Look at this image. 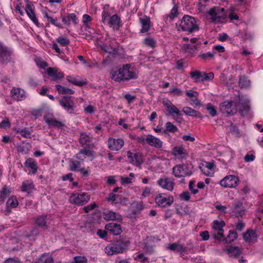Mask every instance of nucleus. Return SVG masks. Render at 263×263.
<instances>
[{"label": "nucleus", "instance_id": "obj_42", "mask_svg": "<svg viewBox=\"0 0 263 263\" xmlns=\"http://www.w3.org/2000/svg\"><path fill=\"white\" fill-rule=\"evenodd\" d=\"M34 187V185L32 182L27 183L24 182L22 185V190L23 192L31 191Z\"/></svg>", "mask_w": 263, "mask_h": 263}, {"label": "nucleus", "instance_id": "obj_30", "mask_svg": "<svg viewBox=\"0 0 263 263\" xmlns=\"http://www.w3.org/2000/svg\"><path fill=\"white\" fill-rule=\"evenodd\" d=\"M109 24L114 29H119L120 24V18L117 14L113 15L109 20Z\"/></svg>", "mask_w": 263, "mask_h": 263}, {"label": "nucleus", "instance_id": "obj_20", "mask_svg": "<svg viewBox=\"0 0 263 263\" xmlns=\"http://www.w3.org/2000/svg\"><path fill=\"white\" fill-rule=\"evenodd\" d=\"M229 207L231 208V211L232 212L241 214V212H244L245 211V208L242 206V203L239 201H235L231 205H229Z\"/></svg>", "mask_w": 263, "mask_h": 263}, {"label": "nucleus", "instance_id": "obj_19", "mask_svg": "<svg viewBox=\"0 0 263 263\" xmlns=\"http://www.w3.org/2000/svg\"><path fill=\"white\" fill-rule=\"evenodd\" d=\"M108 201H112L115 204L122 203L127 201V198L125 197H122L120 195L114 194L111 193L108 195L107 198Z\"/></svg>", "mask_w": 263, "mask_h": 263}, {"label": "nucleus", "instance_id": "obj_39", "mask_svg": "<svg viewBox=\"0 0 263 263\" xmlns=\"http://www.w3.org/2000/svg\"><path fill=\"white\" fill-rule=\"evenodd\" d=\"M237 238V234L236 232L234 231H230L229 234L228 236L223 239V241L226 243H229L234 241Z\"/></svg>", "mask_w": 263, "mask_h": 263}, {"label": "nucleus", "instance_id": "obj_13", "mask_svg": "<svg viewBox=\"0 0 263 263\" xmlns=\"http://www.w3.org/2000/svg\"><path fill=\"white\" fill-rule=\"evenodd\" d=\"M10 50L0 42V60L3 63H8L10 61Z\"/></svg>", "mask_w": 263, "mask_h": 263}, {"label": "nucleus", "instance_id": "obj_57", "mask_svg": "<svg viewBox=\"0 0 263 263\" xmlns=\"http://www.w3.org/2000/svg\"><path fill=\"white\" fill-rule=\"evenodd\" d=\"M247 86V82L246 80V77L245 76H241L240 78L239 82V86L241 88H245Z\"/></svg>", "mask_w": 263, "mask_h": 263}, {"label": "nucleus", "instance_id": "obj_24", "mask_svg": "<svg viewBox=\"0 0 263 263\" xmlns=\"http://www.w3.org/2000/svg\"><path fill=\"white\" fill-rule=\"evenodd\" d=\"M224 251H226L231 257H236L240 254V251L238 247L229 246Z\"/></svg>", "mask_w": 263, "mask_h": 263}, {"label": "nucleus", "instance_id": "obj_31", "mask_svg": "<svg viewBox=\"0 0 263 263\" xmlns=\"http://www.w3.org/2000/svg\"><path fill=\"white\" fill-rule=\"evenodd\" d=\"M79 142L82 145L90 146L91 143V138L85 133H82L80 135Z\"/></svg>", "mask_w": 263, "mask_h": 263}, {"label": "nucleus", "instance_id": "obj_3", "mask_svg": "<svg viewBox=\"0 0 263 263\" xmlns=\"http://www.w3.org/2000/svg\"><path fill=\"white\" fill-rule=\"evenodd\" d=\"M211 22L215 24L223 23L227 21V14L223 8L214 7L208 12Z\"/></svg>", "mask_w": 263, "mask_h": 263}, {"label": "nucleus", "instance_id": "obj_27", "mask_svg": "<svg viewBox=\"0 0 263 263\" xmlns=\"http://www.w3.org/2000/svg\"><path fill=\"white\" fill-rule=\"evenodd\" d=\"M11 93L12 97H14L17 101L22 100L25 98L24 92L18 88H13Z\"/></svg>", "mask_w": 263, "mask_h": 263}, {"label": "nucleus", "instance_id": "obj_29", "mask_svg": "<svg viewBox=\"0 0 263 263\" xmlns=\"http://www.w3.org/2000/svg\"><path fill=\"white\" fill-rule=\"evenodd\" d=\"M182 111L187 116L202 118L201 114L199 112L189 107H184L182 109Z\"/></svg>", "mask_w": 263, "mask_h": 263}, {"label": "nucleus", "instance_id": "obj_11", "mask_svg": "<svg viewBox=\"0 0 263 263\" xmlns=\"http://www.w3.org/2000/svg\"><path fill=\"white\" fill-rule=\"evenodd\" d=\"M238 181V178L235 176L229 175L222 179L220 184L224 187H234L237 185Z\"/></svg>", "mask_w": 263, "mask_h": 263}, {"label": "nucleus", "instance_id": "obj_34", "mask_svg": "<svg viewBox=\"0 0 263 263\" xmlns=\"http://www.w3.org/2000/svg\"><path fill=\"white\" fill-rule=\"evenodd\" d=\"M195 94H197V93L195 91H192V90L186 92V95L191 99L193 104L197 106H201L200 101L198 99Z\"/></svg>", "mask_w": 263, "mask_h": 263}, {"label": "nucleus", "instance_id": "obj_32", "mask_svg": "<svg viewBox=\"0 0 263 263\" xmlns=\"http://www.w3.org/2000/svg\"><path fill=\"white\" fill-rule=\"evenodd\" d=\"M25 164L26 167L31 168V173L32 174H35L36 172L38 167L37 166L36 163L33 159H27L25 163Z\"/></svg>", "mask_w": 263, "mask_h": 263}, {"label": "nucleus", "instance_id": "obj_15", "mask_svg": "<svg viewBox=\"0 0 263 263\" xmlns=\"http://www.w3.org/2000/svg\"><path fill=\"white\" fill-rule=\"evenodd\" d=\"M108 147L111 151H119L124 145V141L121 139L116 140L109 138L108 140Z\"/></svg>", "mask_w": 263, "mask_h": 263}, {"label": "nucleus", "instance_id": "obj_47", "mask_svg": "<svg viewBox=\"0 0 263 263\" xmlns=\"http://www.w3.org/2000/svg\"><path fill=\"white\" fill-rule=\"evenodd\" d=\"M57 42L58 43H59L61 45L65 46L68 45L70 42L69 40L67 39V37H64L62 36H60L57 39Z\"/></svg>", "mask_w": 263, "mask_h": 263}, {"label": "nucleus", "instance_id": "obj_38", "mask_svg": "<svg viewBox=\"0 0 263 263\" xmlns=\"http://www.w3.org/2000/svg\"><path fill=\"white\" fill-rule=\"evenodd\" d=\"M11 191L8 189L6 185H4L1 191L0 202L4 203L6 198L10 195Z\"/></svg>", "mask_w": 263, "mask_h": 263}, {"label": "nucleus", "instance_id": "obj_18", "mask_svg": "<svg viewBox=\"0 0 263 263\" xmlns=\"http://www.w3.org/2000/svg\"><path fill=\"white\" fill-rule=\"evenodd\" d=\"M146 142L151 146H155L157 148H161L162 146V142L158 138L154 137L153 136L148 135L146 138Z\"/></svg>", "mask_w": 263, "mask_h": 263}, {"label": "nucleus", "instance_id": "obj_51", "mask_svg": "<svg viewBox=\"0 0 263 263\" xmlns=\"http://www.w3.org/2000/svg\"><path fill=\"white\" fill-rule=\"evenodd\" d=\"M17 133H19L22 136L25 138H30V136L31 135V133L29 130L26 128L21 130H17Z\"/></svg>", "mask_w": 263, "mask_h": 263}, {"label": "nucleus", "instance_id": "obj_61", "mask_svg": "<svg viewBox=\"0 0 263 263\" xmlns=\"http://www.w3.org/2000/svg\"><path fill=\"white\" fill-rule=\"evenodd\" d=\"M10 122L8 119L3 120L0 123V127L5 128L10 126Z\"/></svg>", "mask_w": 263, "mask_h": 263}, {"label": "nucleus", "instance_id": "obj_60", "mask_svg": "<svg viewBox=\"0 0 263 263\" xmlns=\"http://www.w3.org/2000/svg\"><path fill=\"white\" fill-rule=\"evenodd\" d=\"M35 61L36 64L40 66L42 68H45L48 66L47 63L45 61H42L40 59H36Z\"/></svg>", "mask_w": 263, "mask_h": 263}, {"label": "nucleus", "instance_id": "obj_28", "mask_svg": "<svg viewBox=\"0 0 263 263\" xmlns=\"http://www.w3.org/2000/svg\"><path fill=\"white\" fill-rule=\"evenodd\" d=\"M257 235L255 231L248 230V244L252 245L257 242Z\"/></svg>", "mask_w": 263, "mask_h": 263}, {"label": "nucleus", "instance_id": "obj_46", "mask_svg": "<svg viewBox=\"0 0 263 263\" xmlns=\"http://www.w3.org/2000/svg\"><path fill=\"white\" fill-rule=\"evenodd\" d=\"M206 109L209 111L210 115L212 117H214L217 114V111L215 107L211 103H209L206 105Z\"/></svg>", "mask_w": 263, "mask_h": 263}, {"label": "nucleus", "instance_id": "obj_4", "mask_svg": "<svg viewBox=\"0 0 263 263\" xmlns=\"http://www.w3.org/2000/svg\"><path fill=\"white\" fill-rule=\"evenodd\" d=\"M179 28L183 31L192 33L199 30V27L196 24L195 18L189 16L184 15L181 21Z\"/></svg>", "mask_w": 263, "mask_h": 263}, {"label": "nucleus", "instance_id": "obj_58", "mask_svg": "<svg viewBox=\"0 0 263 263\" xmlns=\"http://www.w3.org/2000/svg\"><path fill=\"white\" fill-rule=\"evenodd\" d=\"M230 132L233 134L235 135L236 136H239L240 135L239 129L237 128V127L233 125L231 126Z\"/></svg>", "mask_w": 263, "mask_h": 263}, {"label": "nucleus", "instance_id": "obj_9", "mask_svg": "<svg viewBox=\"0 0 263 263\" xmlns=\"http://www.w3.org/2000/svg\"><path fill=\"white\" fill-rule=\"evenodd\" d=\"M59 103L69 113L73 111L75 104L71 97L64 96L59 100Z\"/></svg>", "mask_w": 263, "mask_h": 263}, {"label": "nucleus", "instance_id": "obj_44", "mask_svg": "<svg viewBox=\"0 0 263 263\" xmlns=\"http://www.w3.org/2000/svg\"><path fill=\"white\" fill-rule=\"evenodd\" d=\"M173 153V155L175 156H180L186 154L184 148L178 146L174 147Z\"/></svg>", "mask_w": 263, "mask_h": 263}, {"label": "nucleus", "instance_id": "obj_16", "mask_svg": "<svg viewBox=\"0 0 263 263\" xmlns=\"http://www.w3.org/2000/svg\"><path fill=\"white\" fill-rule=\"evenodd\" d=\"M158 184L162 187L168 191H172L174 188V183L169 178H164L158 181Z\"/></svg>", "mask_w": 263, "mask_h": 263}, {"label": "nucleus", "instance_id": "obj_64", "mask_svg": "<svg viewBox=\"0 0 263 263\" xmlns=\"http://www.w3.org/2000/svg\"><path fill=\"white\" fill-rule=\"evenodd\" d=\"M200 236L204 240H206L209 238V232L206 231L201 232L200 234Z\"/></svg>", "mask_w": 263, "mask_h": 263}, {"label": "nucleus", "instance_id": "obj_53", "mask_svg": "<svg viewBox=\"0 0 263 263\" xmlns=\"http://www.w3.org/2000/svg\"><path fill=\"white\" fill-rule=\"evenodd\" d=\"M97 206V204L93 202V203L88 205L87 206H84L83 209L85 213H88L90 211L93 210Z\"/></svg>", "mask_w": 263, "mask_h": 263}, {"label": "nucleus", "instance_id": "obj_8", "mask_svg": "<svg viewBox=\"0 0 263 263\" xmlns=\"http://www.w3.org/2000/svg\"><path fill=\"white\" fill-rule=\"evenodd\" d=\"M190 74L196 82H203L204 80H211L214 78V73L209 72L206 73L204 72H200L198 70L191 71Z\"/></svg>", "mask_w": 263, "mask_h": 263}, {"label": "nucleus", "instance_id": "obj_40", "mask_svg": "<svg viewBox=\"0 0 263 263\" xmlns=\"http://www.w3.org/2000/svg\"><path fill=\"white\" fill-rule=\"evenodd\" d=\"M178 130V128L175 125H173L170 122H167L165 124V129L164 132L165 133H166L167 132L174 133L177 132Z\"/></svg>", "mask_w": 263, "mask_h": 263}, {"label": "nucleus", "instance_id": "obj_52", "mask_svg": "<svg viewBox=\"0 0 263 263\" xmlns=\"http://www.w3.org/2000/svg\"><path fill=\"white\" fill-rule=\"evenodd\" d=\"M171 15L167 16V17H169L170 20L172 21L175 17H176L178 14V9L176 6H175L171 10Z\"/></svg>", "mask_w": 263, "mask_h": 263}, {"label": "nucleus", "instance_id": "obj_62", "mask_svg": "<svg viewBox=\"0 0 263 263\" xmlns=\"http://www.w3.org/2000/svg\"><path fill=\"white\" fill-rule=\"evenodd\" d=\"M97 234L101 238H104L106 235L107 232L105 230H102L99 229L97 231Z\"/></svg>", "mask_w": 263, "mask_h": 263}, {"label": "nucleus", "instance_id": "obj_14", "mask_svg": "<svg viewBox=\"0 0 263 263\" xmlns=\"http://www.w3.org/2000/svg\"><path fill=\"white\" fill-rule=\"evenodd\" d=\"M105 228L109 233L115 235H119L122 232L120 224L115 222H110L107 224Z\"/></svg>", "mask_w": 263, "mask_h": 263}, {"label": "nucleus", "instance_id": "obj_48", "mask_svg": "<svg viewBox=\"0 0 263 263\" xmlns=\"http://www.w3.org/2000/svg\"><path fill=\"white\" fill-rule=\"evenodd\" d=\"M80 166V163L79 161H70L69 162V166L70 170L75 171Z\"/></svg>", "mask_w": 263, "mask_h": 263}, {"label": "nucleus", "instance_id": "obj_55", "mask_svg": "<svg viewBox=\"0 0 263 263\" xmlns=\"http://www.w3.org/2000/svg\"><path fill=\"white\" fill-rule=\"evenodd\" d=\"M171 94L176 96H180L181 95L182 91L176 87H172L169 92Z\"/></svg>", "mask_w": 263, "mask_h": 263}, {"label": "nucleus", "instance_id": "obj_37", "mask_svg": "<svg viewBox=\"0 0 263 263\" xmlns=\"http://www.w3.org/2000/svg\"><path fill=\"white\" fill-rule=\"evenodd\" d=\"M52 258L49 254H44L36 259L35 263H51Z\"/></svg>", "mask_w": 263, "mask_h": 263}, {"label": "nucleus", "instance_id": "obj_26", "mask_svg": "<svg viewBox=\"0 0 263 263\" xmlns=\"http://www.w3.org/2000/svg\"><path fill=\"white\" fill-rule=\"evenodd\" d=\"M103 217L106 220H114L116 219H120L121 216L112 211H106L103 213Z\"/></svg>", "mask_w": 263, "mask_h": 263}, {"label": "nucleus", "instance_id": "obj_6", "mask_svg": "<svg viewBox=\"0 0 263 263\" xmlns=\"http://www.w3.org/2000/svg\"><path fill=\"white\" fill-rule=\"evenodd\" d=\"M90 196L88 193L73 194L71 195L69 200L71 203L77 205H83L88 202Z\"/></svg>", "mask_w": 263, "mask_h": 263}, {"label": "nucleus", "instance_id": "obj_22", "mask_svg": "<svg viewBox=\"0 0 263 263\" xmlns=\"http://www.w3.org/2000/svg\"><path fill=\"white\" fill-rule=\"evenodd\" d=\"M25 11L29 17L32 21V22L37 26H39L40 23L38 22L37 18L36 17L35 13L32 8L31 6L28 4L26 5Z\"/></svg>", "mask_w": 263, "mask_h": 263}, {"label": "nucleus", "instance_id": "obj_49", "mask_svg": "<svg viewBox=\"0 0 263 263\" xmlns=\"http://www.w3.org/2000/svg\"><path fill=\"white\" fill-rule=\"evenodd\" d=\"M57 69H55L54 68H52L51 67H49L47 68V73L48 76L52 77L53 79V80L54 81V78L56 77V75L57 74Z\"/></svg>", "mask_w": 263, "mask_h": 263}, {"label": "nucleus", "instance_id": "obj_33", "mask_svg": "<svg viewBox=\"0 0 263 263\" xmlns=\"http://www.w3.org/2000/svg\"><path fill=\"white\" fill-rule=\"evenodd\" d=\"M44 119L49 126H52L57 127H60L63 126L62 122L58 121L55 119L50 118L47 116H45Z\"/></svg>", "mask_w": 263, "mask_h": 263}, {"label": "nucleus", "instance_id": "obj_2", "mask_svg": "<svg viewBox=\"0 0 263 263\" xmlns=\"http://www.w3.org/2000/svg\"><path fill=\"white\" fill-rule=\"evenodd\" d=\"M129 240L127 238L123 236H120L117 238L116 240L105 248V252L108 255H112L115 254L122 253L124 250L126 249Z\"/></svg>", "mask_w": 263, "mask_h": 263}, {"label": "nucleus", "instance_id": "obj_12", "mask_svg": "<svg viewBox=\"0 0 263 263\" xmlns=\"http://www.w3.org/2000/svg\"><path fill=\"white\" fill-rule=\"evenodd\" d=\"M127 158L130 163L136 166H140L143 162L142 155L140 153H133L128 151Z\"/></svg>", "mask_w": 263, "mask_h": 263}, {"label": "nucleus", "instance_id": "obj_5", "mask_svg": "<svg viewBox=\"0 0 263 263\" xmlns=\"http://www.w3.org/2000/svg\"><path fill=\"white\" fill-rule=\"evenodd\" d=\"M191 164H179L173 168V174L178 178L189 176L192 174Z\"/></svg>", "mask_w": 263, "mask_h": 263}, {"label": "nucleus", "instance_id": "obj_43", "mask_svg": "<svg viewBox=\"0 0 263 263\" xmlns=\"http://www.w3.org/2000/svg\"><path fill=\"white\" fill-rule=\"evenodd\" d=\"M225 226V223L223 221H221L219 222L217 220H215L213 222V228L216 230L217 231H223V227Z\"/></svg>", "mask_w": 263, "mask_h": 263}, {"label": "nucleus", "instance_id": "obj_56", "mask_svg": "<svg viewBox=\"0 0 263 263\" xmlns=\"http://www.w3.org/2000/svg\"><path fill=\"white\" fill-rule=\"evenodd\" d=\"M180 197L184 200L189 201L190 199V195L189 192L185 191L180 195Z\"/></svg>", "mask_w": 263, "mask_h": 263}, {"label": "nucleus", "instance_id": "obj_10", "mask_svg": "<svg viewBox=\"0 0 263 263\" xmlns=\"http://www.w3.org/2000/svg\"><path fill=\"white\" fill-rule=\"evenodd\" d=\"M155 202L158 206L165 208L171 205L173 203L174 198L172 196L165 197L163 196V194H159L155 197Z\"/></svg>", "mask_w": 263, "mask_h": 263}, {"label": "nucleus", "instance_id": "obj_1", "mask_svg": "<svg viewBox=\"0 0 263 263\" xmlns=\"http://www.w3.org/2000/svg\"><path fill=\"white\" fill-rule=\"evenodd\" d=\"M111 78L116 82L128 81L138 77L136 71L131 68L130 64H126L122 68H115L110 71Z\"/></svg>", "mask_w": 263, "mask_h": 263}, {"label": "nucleus", "instance_id": "obj_54", "mask_svg": "<svg viewBox=\"0 0 263 263\" xmlns=\"http://www.w3.org/2000/svg\"><path fill=\"white\" fill-rule=\"evenodd\" d=\"M144 43L149 47H154L155 45V42L152 38H146L144 40Z\"/></svg>", "mask_w": 263, "mask_h": 263}, {"label": "nucleus", "instance_id": "obj_41", "mask_svg": "<svg viewBox=\"0 0 263 263\" xmlns=\"http://www.w3.org/2000/svg\"><path fill=\"white\" fill-rule=\"evenodd\" d=\"M7 206H10V208H15L18 205V201L16 198L14 196L10 197L6 203Z\"/></svg>", "mask_w": 263, "mask_h": 263}, {"label": "nucleus", "instance_id": "obj_17", "mask_svg": "<svg viewBox=\"0 0 263 263\" xmlns=\"http://www.w3.org/2000/svg\"><path fill=\"white\" fill-rule=\"evenodd\" d=\"M163 103L166 107V110L168 112L170 115L173 116L174 114H175L178 117L181 116L180 110L175 105H174L171 101L167 100L166 101H163Z\"/></svg>", "mask_w": 263, "mask_h": 263}, {"label": "nucleus", "instance_id": "obj_35", "mask_svg": "<svg viewBox=\"0 0 263 263\" xmlns=\"http://www.w3.org/2000/svg\"><path fill=\"white\" fill-rule=\"evenodd\" d=\"M55 87L58 92L61 94H69L72 95L73 94L74 91V90L64 87L61 85L57 84L55 85Z\"/></svg>", "mask_w": 263, "mask_h": 263}, {"label": "nucleus", "instance_id": "obj_50", "mask_svg": "<svg viewBox=\"0 0 263 263\" xmlns=\"http://www.w3.org/2000/svg\"><path fill=\"white\" fill-rule=\"evenodd\" d=\"M40 233L39 230L37 228H33L30 233L28 234H26L25 237L26 238H30L31 237H34L37 236Z\"/></svg>", "mask_w": 263, "mask_h": 263}, {"label": "nucleus", "instance_id": "obj_23", "mask_svg": "<svg viewBox=\"0 0 263 263\" xmlns=\"http://www.w3.org/2000/svg\"><path fill=\"white\" fill-rule=\"evenodd\" d=\"M140 22L142 26L141 32L145 33L147 32L150 28L149 17L145 16L142 18H140Z\"/></svg>", "mask_w": 263, "mask_h": 263}, {"label": "nucleus", "instance_id": "obj_36", "mask_svg": "<svg viewBox=\"0 0 263 263\" xmlns=\"http://www.w3.org/2000/svg\"><path fill=\"white\" fill-rule=\"evenodd\" d=\"M239 102L237 104V107L239 109V113L242 116H246L247 115V104L246 102H240L241 101V99L240 96H239Z\"/></svg>", "mask_w": 263, "mask_h": 263}, {"label": "nucleus", "instance_id": "obj_21", "mask_svg": "<svg viewBox=\"0 0 263 263\" xmlns=\"http://www.w3.org/2000/svg\"><path fill=\"white\" fill-rule=\"evenodd\" d=\"M166 248L172 251H176L180 253H182V252L186 251V247L177 242L168 244L166 247Z\"/></svg>", "mask_w": 263, "mask_h": 263}, {"label": "nucleus", "instance_id": "obj_7", "mask_svg": "<svg viewBox=\"0 0 263 263\" xmlns=\"http://www.w3.org/2000/svg\"><path fill=\"white\" fill-rule=\"evenodd\" d=\"M236 105L232 101H226L219 105L220 110L223 114L232 116L236 113Z\"/></svg>", "mask_w": 263, "mask_h": 263}, {"label": "nucleus", "instance_id": "obj_59", "mask_svg": "<svg viewBox=\"0 0 263 263\" xmlns=\"http://www.w3.org/2000/svg\"><path fill=\"white\" fill-rule=\"evenodd\" d=\"M195 183V181L194 180H191L189 182V189L192 192V193L194 194H196L198 192V190L197 189H194L193 188V185Z\"/></svg>", "mask_w": 263, "mask_h": 263}, {"label": "nucleus", "instance_id": "obj_45", "mask_svg": "<svg viewBox=\"0 0 263 263\" xmlns=\"http://www.w3.org/2000/svg\"><path fill=\"white\" fill-rule=\"evenodd\" d=\"M66 79L69 82L79 86H82L84 84V82L78 81L76 79L73 78L71 76H67Z\"/></svg>", "mask_w": 263, "mask_h": 263}, {"label": "nucleus", "instance_id": "obj_25", "mask_svg": "<svg viewBox=\"0 0 263 263\" xmlns=\"http://www.w3.org/2000/svg\"><path fill=\"white\" fill-rule=\"evenodd\" d=\"M46 218L47 216L45 215L39 216L35 219V224L40 228L47 229L48 227L46 223Z\"/></svg>", "mask_w": 263, "mask_h": 263}, {"label": "nucleus", "instance_id": "obj_63", "mask_svg": "<svg viewBox=\"0 0 263 263\" xmlns=\"http://www.w3.org/2000/svg\"><path fill=\"white\" fill-rule=\"evenodd\" d=\"M4 263H21L18 258H10L6 260Z\"/></svg>", "mask_w": 263, "mask_h": 263}]
</instances>
